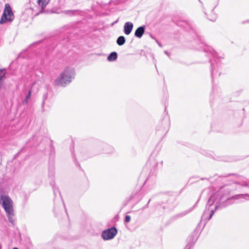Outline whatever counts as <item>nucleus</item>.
I'll return each mask as SVG.
<instances>
[{
	"instance_id": "obj_1",
	"label": "nucleus",
	"mask_w": 249,
	"mask_h": 249,
	"mask_svg": "<svg viewBox=\"0 0 249 249\" xmlns=\"http://www.w3.org/2000/svg\"><path fill=\"white\" fill-rule=\"evenodd\" d=\"M0 202L6 212L7 216L9 222L13 225L15 224L16 218L15 216L13 201L11 198L5 195H2L0 196Z\"/></svg>"
},
{
	"instance_id": "obj_2",
	"label": "nucleus",
	"mask_w": 249,
	"mask_h": 249,
	"mask_svg": "<svg viewBox=\"0 0 249 249\" xmlns=\"http://www.w3.org/2000/svg\"><path fill=\"white\" fill-rule=\"evenodd\" d=\"M75 75L73 68L66 67L60 76L55 79L54 83L57 86L64 87L71 82L74 78Z\"/></svg>"
},
{
	"instance_id": "obj_3",
	"label": "nucleus",
	"mask_w": 249,
	"mask_h": 249,
	"mask_svg": "<svg viewBox=\"0 0 249 249\" xmlns=\"http://www.w3.org/2000/svg\"><path fill=\"white\" fill-rule=\"evenodd\" d=\"M204 51L212 55L215 63L214 64L212 60H210L211 66V71L212 77L214 76H219L220 72L219 69L221 66L220 61L222 58L217 57V53L211 47L206 46L204 48Z\"/></svg>"
},
{
	"instance_id": "obj_4",
	"label": "nucleus",
	"mask_w": 249,
	"mask_h": 249,
	"mask_svg": "<svg viewBox=\"0 0 249 249\" xmlns=\"http://www.w3.org/2000/svg\"><path fill=\"white\" fill-rule=\"evenodd\" d=\"M215 195H213L211 196L207 202V205L206 206V209L202 215L201 220H202L203 219H205L207 221H208L212 217L215 211L218 207V206L215 205L214 206V209L210 210V207L213 205V204L214 203L215 201Z\"/></svg>"
},
{
	"instance_id": "obj_5",
	"label": "nucleus",
	"mask_w": 249,
	"mask_h": 249,
	"mask_svg": "<svg viewBox=\"0 0 249 249\" xmlns=\"http://www.w3.org/2000/svg\"><path fill=\"white\" fill-rule=\"evenodd\" d=\"M14 19V15L9 4L5 5L4 12L0 20V23L2 24L6 21H11Z\"/></svg>"
},
{
	"instance_id": "obj_6",
	"label": "nucleus",
	"mask_w": 249,
	"mask_h": 249,
	"mask_svg": "<svg viewBox=\"0 0 249 249\" xmlns=\"http://www.w3.org/2000/svg\"><path fill=\"white\" fill-rule=\"evenodd\" d=\"M117 233V229L113 227L103 231L101 237L104 240L113 239Z\"/></svg>"
},
{
	"instance_id": "obj_7",
	"label": "nucleus",
	"mask_w": 249,
	"mask_h": 249,
	"mask_svg": "<svg viewBox=\"0 0 249 249\" xmlns=\"http://www.w3.org/2000/svg\"><path fill=\"white\" fill-rule=\"evenodd\" d=\"M50 0H37V2L38 5L41 7V9L39 12L36 14V15H38L39 13H41L43 12V9L49 3Z\"/></svg>"
},
{
	"instance_id": "obj_8",
	"label": "nucleus",
	"mask_w": 249,
	"mask_h": 249,
	"mask_svg": "<svg viewBox=\"0 0 249 249\" xmlns=\"http://www.w3.org/2000/svg\"><path fill=\"white\" fill-rule=\"evenodd\" d=\"M133 27V24L131 22H126L124 25V33L125 34L129 35Z\"/></svg>"
},
{
	"instance_id": "obj_9",
	"label": "nucleus",
	"mask_w": 249,
	"mask_h": 249,
	"mask_svg": "<svg viewBox=\"0 0 249 249\" xmlns=\"http://www.w3.org/2000/svg\"><path fill=\"white\" fill-rule=\"evenodd\" d=\"M145 26H142L138 28L135 32V36L141 38L144 33Z\"/></svg>"
},
{
	"instance_id": "obj_10",
	"label": "nucleus",
	"mask_w": 249,
	"mask_h": 249,
	"mask_svg": "<svg viewBox=\"0 0 249 249\" xmlns=\"http://www.w3.org/2000/svg\"><path fill=\"white\" fill-rule=\"evenodd\" d=\"M117 53L113 52L110 53L107 56V59L108 61H114L117 58Z\"/></svg>"
},
{
	"instance_id": "obj_11",
	"label": "nucleus",
	"mask_w": 249,
	"mask_h": 249,
	"mask_svg": "<svg viewBox=\"0 0 249 249\" xmlns=\"http://www.w3.org/2000/svg\"><path fill=\"white\" fill-rule=\"evenodd\" d=\"M125 42V38L124 36H120L116 40L117 44L119 46L124 45Z\"/></svg>"
},
{
	"instance_id": "obj_12",
	"label": "nucleus",
	"mask_w": 249,
	"mask_h": 249,
	"mask_svg": "<svg viewBox=\"0 0 249 249\" xmlns=\"http://www.w3.org/2000/svg\"><path fill=\"white\" fill-rule=\"evenodd\" d=\"M113 151V148L108 145H105V149L104 150V152L106 153H109Z\"/></svg>"
},
{
	"instance_id": "obj_13",
	"label": "nucleus",
	"mask_w": 249,
	"mask_h": 249,
	"mask_svg": "<svg viewBox=\"0 0 249 249\" xmlns=\"http://www.w3.org/2000/svg\"><path fill=\"white\" fill-rule=\"evenodd\" d=\"M47 97H48V95H47V93H45V94H44L43 95V101H42V106H44V105L45 104V101L47 100Z\"/></svg>"
},
{
	"instance_id": "obj_14",
	"label": "nucleus",
	"mask_w": 249,
	"mask_h": 249,
	"mask_svg": "<svg viewBox=\"0 0 249 249\" xmlns=\"http://www.w3.org/2000/svg\"><path fill=\"white\" fill-rule=\"evenodd\" d=\"M130 219H131V217H130V216L127 215H126V216H125V217L124 222L125 223H128V222H130Z\"/></svg>"
},
{
	"instance_id": "obj_15",
	"label": "nucleus",
	"mask_w": 249,
	"mask_h": 249,
	"mask_svg": "<svg viewBox=\"0 0 249 249\" xmlns=\"http://www.w3.org/2000/svg\"><path fill=\"white\" fill-rule=\"evenodd\" d=\"M30 97H31V91H29V92H28V93L27 95L26 96V98L25 99V102H26V103L28 102V101L30 99Z\"/></svg>"
},
{
	"instance_id": "obj_16",
	"label": "nucleus",
	"mask_w": 249,
	"mask_h": 249,
	"mask_svg": "<svg viewBox=\"0 0 249 249\" xmlns=\"http://www.w3.org/2000/svg\"><path fill=\"white\" fill-rule=\"evenodd\" d=\"M64 12L66 14H72L73 13V11L71 10H66Z\"/></svg>"
},
{
	"instance_id": "obj_17",
	"label": "nucleus",
	"mask_w": 249,
	"mask_h": 249,
	"mask_svg": "<svg viewBox=\"0 0 249 249\" xmlns=\"http://www.w3.org/2000/svg\"><path fill=\"white\" fill-rule=\"evenodd\" d=\"M192 245L190 243H188L186 247H185L184 249H191Z\"/></svg>"
},
{
	"instance_id": "obj_18",
	"label": "nucleus",
	"mask_w": 249,
	"mask_h": 249,
	"mask_svg": "<svg viewBox=\"0 0 249 249\" xmlns=\"http://www.w3.org/2000/svg\"><path fill=\"white\" fill-rule=\"evenodd\" d=\"M191 211H192V210H190L188 211H185V212H183L182 213H181V216L185 215L187 214V213H190Z\"/></svg>"
},
{
	"instance_id": "obj_19",
	"label": "nucleus",
	"mask_w": 249,
	"mask_h": 249,
	"mask_svg": "<svg viewBox=\"0 0 249 249\" xmlns=\"http://www.w3.org/2000/svg\"><path fill=\"white\" fill-rule=\"evenodd\" d=\"M209 19L211 21H215V19H216V17L215 16H214L213 18H209Z\"/></svg>"
},
{
	"instance_id": "obj_20",
	"label": "nucleus",
	"mask_w": 249,
	"mask_h": 249,
	"mask_svg": "<svg viewBox=\"0 0 249 249\" xmlns=\"http://www.w3.org/2000/svg\"><path fill=\"white\" fill-rule=\"evenodd\" d=\"M247 22H249V20H244L242 22L243 24H245Z\"/></svg>"
},
{
	"instance_id": "obj_21",
	"label": "nucleus",
	"mask_w": 249,
	"mask_h": 249,
	"mask_svg": "<svg viewBox=\"0 0 249 249\" xmlns=\"http://www.w3.org/2000/svg\"><path fill=\"white\" fill-rule=\"evenodd\" d=\"M157 42L158 43V44H159V45L160 46V47H161V45L160 44V43L158 41V40H156Z\"/></svg>"
},
{
	"instance_id": "obj_22",
	"label": "nucleus",
	"mask_w": 249,
	"mask_h": 249,
	"mask_svg": "<svg viewBox=\"0 0 249 249\" xmlns=\"http://www.w3.org/2000/svg\"><path fill=\"white\" fill-rule=\"evenodd\" d=\"M167 55H169V54L167 52V51H165L164 52Z\"/></svg>"
},
{
	"instance_id": "obj_23",
	"label": "nucleus",
	"mask_w": 249,
	"mask_h": 249,
	"mask_svg": "<svg viewBox=\"0 0 249 249\" xmlns=\"http://www.w3.org/2000/svg\"><path fill=\"white\" fill-rule=\"evenodd\" d=\"M186 24L187 25H188V26H190V24H189V23H188V22H187Z\"/></svg>"
},
{
	"instance_id": "obj_24",
	"label": "nucleus",
	"mask_w": 249,
	"mask_h": 249,
	"mask_svg": "<svg viewBox=\"0 0 249 249\" xmlns=\"http://www.w3.org/2000/svg\"><path fill=\"white\" fill-rule=\"evenodd\" d=\"M54 194H55V193H56V191L55 190H54Z\"/></svg>"
},
{
	"instance_id": "obj_25",
	"label": "nucleus",
	"mask_w": 249,
	"mask_h": 249,
	"mask_svg": "<svg viewBox=\"0 0 249 249\" xmlns=\"http://www.w3.org/2000/svg\"><path fill=\"white\" fill-rule=\"evenodd\" d=\"M13 249H18V248H13Z\"/></svg>"
},
{
	"instance_id": "obj_26",
	"label": "nucleus",
	"mask_w": 249,
	"mask_h": 249,
	"mask_svg": "<svg viewBox=\"0 0 249 249\" xmlns=\"http://www.w3.org/2000/svg\"><path fill=\"white\" fill-rule=\"evenodd\" d=\"M148 204L146 205L145 208L147 207Z\"/></svg>"
}]
</instances>
